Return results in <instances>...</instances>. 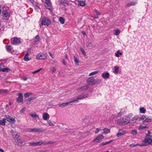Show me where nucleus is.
Segmentation results:
<instances>
[{"label": "nucleus", "instance_id": "nucleus-1", "mask_svg": "<svg viewBox=\"0 0 152 152\" xmlns=\"http://www.w3.org/2000/svg\"><path fill=\"white\" fill-rule=\"evenodd\" d=\"M130 121V119L127 118L126 117H125L120 118L118 120L117 123L119 124H126L129 123Z\"/></svg>", "mask_w": 152, "mask_h": 152}, {"label": "nucleus", "instance_id": "nucleus-2", "mask_svg": "<svg viewBox=\"0 0 152 152\" xmlns=\"http://www.w3.org/2000/svg\"><path fill=\"white\" fill-rule=\"evenodd\" d=\"M11 43L13 45H17L21 43L20 38L14 37L11 39Z\"/></svg>", "mask_w": 152, "mask_h": 152}, {"label": "nucleus", "instance_id": "nucleus-3", "mask_svg": "<svg viewBox=\"0 0 152 152\" xmlns=\"http://www.w3.org/2000/svg\"><path fill=\"white\" fill-rule=\"evenodd\" d=\"M51 21L48 18L44 17L41 23V25L48 26L51 23Z\"/></svg>", "mask_w": 152, "mask_h": 152}, {"label": "nucleus", "instance_id": "nucleus-4", "mask_svg": "<svg viewBox=\"0 0 152 152\" xmlns=\"http://www.w3.org/2000/svg\"><path fill=\"white\" fill-rule=\"evenodd\" d=\"M104 138V137L102 134H100L96 137L93 140V142L95 143L99 142L101 140Z\"/></svg>", "mask_w": 152, "mask_h": 152}, {"label": "nucleus", "instance_id": "nucleus-5", "mask_svg": "<svg viewBox=\"0 0 152 152\" xmlns=\"http://www.w3.org/2000/svg\"><path fill=\"white\" fill-rule=\"evenodd\" d=\"M46 58L45 55L42 53L38 54L37 57L36 58L37 60H45Z\"/></svg>", "mask_w": 152, "mask_h": 152}, {"label": "nucleus", "instance_id": "nucleus-6", "mask_svg": "<svg viewBox=\"0 0 152 152\" xmlns=\"http://www.w3.org/2000/svg\"><path fill=\"white\" fill-rule=\"evenodd\" d=\"M143 142L145 143V145L147 146L149 144L152 145V139L149 138H145L143 141Z\"/></svg>", "mask_w": 152, "mask_h": 152}, {"label": "nucleus", "instance_id": "nucleus-7", "mask_svg": "<svg viewBox=\"0 0 152 152\" xmlns=\"http://www.w3.org/2000/svg\"><path fill=\"white\" fill-rule=\"evenodd\" d=\"M2 13L3 17H6L7 18H9L10 15V13L7 12L6 9L4 10L2 12Z\"/></svg>", "mask_w": 152, "mask_h": 152}, {"label": "nucleus", "instance_id": "nucleus-8", "mask_svg": "<svg viewBox=\"0 0 152 152\" xmlns=\"http://www.w3.org/2000/svg\"><path fill=\"white\" fill-rule=\"evenodd\" d=\"M45 5L47 9L50 10H51V3L50 2L49 0H46Z\"/></svg>", "mask_w": 152, "mask_h": 152}, {"label": "nucleus", "instance_id": "nucleus-9", "mask_svg": "<svg viewBox=\"0 0 152 152\" xmlns=\"http://www.w3.org/2000/svg\"><path fill=\"white\" fill-rule=\"evenodd\" d=\"M44 131V130L43 129L39 128H36L30 129V131L32 132H43Z\"/></svg>", "mask_w": 152, "mask_h": 152}, {"label": "nucleus", "instance_id": "nucleus-10", "mask_svg": "<svg viewBox=\"0 0 152 152\" xmlns=\"http://www.w3.org/2000/svg\"><path fill=\"white\" fill-rule=\"evenodd\" d=\"M102 76L104 79H106L109 78L110 74L108 72H104L102 74Z\"/></svg>", "mask_w": 152, "mask_h": 152}, {"label": "nucleus", "instance_id": "nucleus-11", "mask_svg": "<svg viewBox=\"0 0 152 152\" xmlns=\"http://www.w3.org/2000/svg\"><path fill=\"white\" fill-rule=\"evenodd\" d=\"M77 1L78 2V4L79 6L83 7L86 4L85 0H77Z\"/></svg>", "mask_w": 152, "mask_h": 152}, {"label": "nucleus", "instance_id": "nucleus-12", "mask_svg": "<svg viewBox=\"0 0 152 152\" xmlns=\"http://www.w3.org/2000/svg\"><path fill=\"white\" fill-rule=\"evenodd\" d=\"M49 118L50 115L48 113H45L43 114L42 115V118L44 120L47 121L49 119Z\"/></svg>", "mask_w": 152, "mask_h": 152}, {"label": "nucleus", "instance_id": "nucleus-13", "mask_svg": "<svg viewBox=\"0 0 152 152\" xmlns=\"http://www.w3.org/2000/svg\"><path fill=\"white\" fill-rule=\"evenodd\" d=\"M18 96V97L17 98V101L18 102H22L23 101L22 94L21 93H19Z\"/></svg>", "mask_w": 152, "mask_h": 152}, {"label": "nucleus", "instance_id": "nucleus-14", "mask_svg": "<svg viewBox=\"0 0 152 152\" xmlns=\"http://www.w3.org/2000/svg\"><path fill=\"white\" fill-rule=\"evenodd\" d=\"M6 118L7 121L11 123H13L15 121V119L10 116H8L6 117Z\"/></svg>", "mask_w": 152, "mask_h": 152}, {"label": "nucleus", "instance_id": "nucleus-15", "mask_svg": "<svg viewBox=\"0 0 152 152\" xmlns=\"http://www.w3.org/2000/svg\"><path fill=\"white\" fill-rule=\"evenodd\" d=\"M36 99V97H31L30 98H28L26 100V103L27 104H29L31 103V101H33L34 100Z\"/></svg>", "mask_w": 152, "mask_h": 152}, {"label": "nucleus", "instance_id": "nucleus-16", "mask_svg": "<svg viewBox=\"0 0 152 152\" xmlns=\"http://www.w3.org/2000/svg\"><path fill=\"white\" fill-rule=\"evenodd\" d=\"M15 142L19 146H21L22 145V140L20 139L16 138L15 140Z\"/></svg>", "mask_w": 152, "mask_h": 152}, {"label": "nucleus", "instance_id": "nucleus-17", "mask_svg": "<svg viewBox=\"0 0 152 152\" xmlns=\"http://www.w3.org/2000/svg\"><path fill=\"white\" fill-rule=\"evenodd\" d=\"M137 2L136 0H134L132 1H131L129 3H128L127 5L126 6L127 7H130L132 5H135L136 4H137Z\"/></svg>", "mask_w": 152, "mask_h": 152}, {"label": "nucleus", "instance_id": "nucleus-18", "mask_svg": "<svg viewBox=\"0 0 152 152\" xmlns=\"http://www.w3.org/2000/svg\"><path fill=\"white\" fill-rule=\"evenodd\" d=\"M29 54L28 53H27L25 55L23 59L26 61H28L31 59V58H29L28 57Z\"/></svg>", "mask_w": 152, "mask_h": 152}, {"label": "nucleus", "instance_id": "nucleus-19", "mask_svg": "<svg viewBox=\"0 0 152 152\" xmlns=\"http://www.w3.org/2000/svg\"><path fill=\"white\" fill-rule=\"evenodd\" d=\"M70 102L69 101L67 102H65L62 103V104H59V106L61 107H66L67 105H70Z\"/></svg>", "mask_w": 152, "mask_h": 152}, {"label": "nucleus", "instance_id": "nucleus-20", "mask_svg": "<svg viewBox=\"0 0 152 152\" xmlns=\"http://www.w3.org/2000/svg\"><path fill=\"white\" fill-rule=\"evenodd\" d=\"M88 85H87L84 86L80 88L79 89H78L79 91L81 92V91H83V90H85L88 87Z\"/></svg>", "mask_w": 152, "mask_h": 152}, {"label": "nucleus", "instance_id": "nucleus-21", "mask_svg": "<svg viewBox=\"0 0 152 152\" xmlns=\"http://www.w3.org/2000/svg\"><path fill=\"white\" fill-rule=\"evenodd\" d=\"M95 79L93 77H91L88 78L87 80V81L88 83H90L94 81Z\"/></svg>", "mask_w": 152, "mask_h": 152}, {"label": "nucleus", "instance_id": "nucleus-22", "mask_svg": "<svg viewBox=\"0 0 152 152\" xmlns=\"http://www.w3.org/2000/svg\"><path fill=\"white\" fill-rule=\"evenodd\" d=\"M88 96V95L87 94H82V95H80V96H78L77 97L79 100L81 99H84L86 97H87Z\"/></svg>", "mask_w": 152, "mask_h": 152}, {"label": "nucleus", "instance_id": "nucleus-23", "mask_svg": "<svg viewBox=\"0 0 152 152\" xmlns=\"http://www.w3.org/2000/svg\"><path fill=\"white\" fill-rule=\"evenodd\" d=\"M114 69L113 70V72L115 74H117L119 72V69L118 66H114Z\"/></svg>", "mask_w": 152, "mask_h": 152}, {"label": "nucleus", "instance_id": "nucleus-24", "mask_svg": "<svg viewBox=\"0 0 152 152\" xmlns=\"http://www.w3.org/2000/svg\"><path fill=\"white\" fill-rule=\"evenodd\" d=\"M152 121V118H151V117H149L147 118H146L145 120L143 121V123H145V122H151Z\"/></svg>", "mask_w": 152, "mask_h": 152}, {"label": "nucleus", "instance_id": "nucleus-25", "mask_svg": "<svg viewBox=\"0 0 152 152\" xmlns=\"http://www.w3.org/2000/svg\"><path fill=\"white\" fill-rule=\"evenodd\" d=\"M102 130H103L104 131L103 133V134H106L110 133V129L107 128H105Z\"/></svg>", "mask_w": 152, "mask_h": 152}, {"label": "nucleus", "instance_id": "nucleus-26", "mask_svg": "<svg viewBox=\"0 0 152 152\" xmlns=\"http://www.w3.org/2000/svg\"><path fill=\"white\" fill-rule=\"evenodd\" d=\"M44 143L43 141H39L35 142H34V146H38L41 145Z\"/></svg>", "mask_w": 152, "mask_h": 152}, {"label": "nucleus", "instance_id": "nucleus-27", "mask_svg": "<svg viewBox=\"0 0 152 152\" xmlns=\"http://www.w3.org/2000/svg\"><path fill=\"white\" fill-rule=\"evenodd\" d=\"M122 130H120L118 132V133L117 134V136L118 137H119L121 136V135L123 134L124 133H125V131H122L121 132Z\"/></svg>", "mask_w": 152, "mask_h": 152}, {"label": "nucleus", "instance_id": "nucleus-28", "mask_svg": "<svg viewBox=\"0 0 152 152\" xmlns=\"http://www.w3.org/2000/svg\"><path fill=\"white\" fill-rule=\"evenodd\" d=\"M101 80L100 79H97L94 80V83L93 84H100L101 82Z\"/></svg>", "mask_w": 152, "mask_h": 152}, {"label": "nucleus", "instance_id": "nucleus-29", "mask_svg": "<svg viewBox=\"0 0 152 152\" xmlns=\"http://www.w3.org/2000/svg\"><path fill=\"white\" fill-rule=\"evenodd\" d=\"M6 119L3 118L2 120H0V124L2 126H4L5 125Z\"/></svg>", "mask_w": 152, "mask_h": 152}, {"label": "nucleus", "instance_id": "nucleus-30", "mask_svg": "<svg viewBox=\"0 0 152 152\" xmlns=\"http://www.w3.org/2000/svg\"><path fill=\"white\" fill-rule=\"evenodd\" d=\"M30 115L33 118L36 119L37 120L38 119H39V117L38 115L36 114H30Z\"/></svg>", "mask_w": 152, "mask_h": 152}, {"label": "nucleus", "instance_id": "nucleus-31", "mask_svg": "<svg viewBox=\"0 0 152 152\" xmlns=\"http://www.w3.org/2000/svg\"><path fill=\"white\" fill-rule=\"evenodd\" d=\"M6 49L8 51H12L13 50L12 47L10 45L6 46Z\"/></svg>", "mask_w": 152, "mask_h": 152}, {"label": "nucleus", "instance_id": "nucleus-32", "mask_svg": "<svg viewBox=\"0 0 152 152\" xmlns=\"http://www.w3.org/2000/svg\"><path fill=\"white\" fill-rule=\"evenodd\" d=\"M122 55V53L120 52L119 50H118L117 53H115V56L118 57H119L120 55Z\"/></svg>", "mask_w": 152, "mask_h": 152}, {"label": "nucleus", "instance_id": "nucleus-33", "mask_svg": "<svg viewBox=\"0 0 152 152\" xmlns=\"http://www.w3.org/2000/svg\"><path fill=\"white\" fill-rule=\"evenodd\" d=\"M8 92L7 89H0V94H4Z\"/></svg>", "mask_w": 152, "mask_h": 152}, {"label": "nucleus", "instance_id": "nucleus-34", "mask_svg": "<svg viewBox=\"0 0 152 152\" xmlns=\"http://www.w3.org/2000/svg\"><path fill=\"white\" fill-rule=\"evenodd\" d=\"M93 44L91 42H88L87 44V46L89 49L91 48Z\"/></svg>", "mask_w": 152, "mask_h": 152}, {"label": "nucleus", "instance_id": "nucleus-35", "mask_svg": "<svg viewBox=\"0 0 152 152\" xmlns=\"http://www.w3.org/2000/svg\"><path fill=\"white\" fill-rule=\"evenodd\" d=\"M140 112L142 113H144L145 112L146 110L144 107L140 108Z\"/></svg>", "mask_w": 152, "mask_h": 152}, {"label": "nucleus", "instance_id": "nucleus-36", "mask_svg": "<svg viewBox=\"0 0 152 152\" xmlns=\"http://www.w3.org/2000/svg\"><path fill=\"white\" fill-rule=\"evenodd\" d=\"M139 118L138 115H136L134 116V117L131 118V120L132 121L134 120H136Z\"/></svg>", "mask_w": 152, "mask_h": 152}, {"label": "nucleus", "instance_id": "nucleus-37", "mask_svg": "<svg viewBox=\"0 0 152 152\" xmlns=\"http://www.w3.org/2000/svg\"><path fill=\"white\" fill-rule=\"evenodd\" d=\"M99 72V71H96L94 72H92L89 74V76H91V75H95L96 74L98 73Z\"/></svg>", "mask_w": 152, "mask_h": 152}, {"label": "nucleus", "instance_id": "nucleus-38", "mask_svg": "<svg viewBox=\"0 0 152 152\" xmlns=\"http://www.w3.org/2000/svg\"><path fill=\"white\" fill-rule=\"evenodd\" d=\"M59 21L62 24H63L64 23V20L62 17H61L59 18Z\"/></svg>", "mask_w": 152, "mask_h": 152}, {"label": "nucleus", "instance_id": "nucleus-39", "mask_svg": "<svg viewBox=\"0 0 152 152\" xmlns=\"http://www.w3.org/2000/svg\"><path fill=\"white\" fill-rule=\"evenodd\" d=\"M10 69L8 68H4L2 69L1 71L3 72H8L10 71Z\"/></svg>", "mask_w": 152, "mask_h": 152}, {"label": "nucleus", "instance_id": "nucleus-40", "mask_svg": "<svg viewBox=\"0 0 152 152\" xmlns=\"http://www.w3.org/2000/svg\"><path fill=\"white\" fill-rule=\"evenodd\" d=\"M39 39V35H37L34 39V41L35 42H37Z\"/></svg>", "mask_w": 152, "mask_h": 152}, {"label": "nucleus", "instance_id": "nucleus-41", "mask_svg": "<svg viewBox=\"0 0 152 152\" xmlns=\"http://www.w3.org/2000/svg\"><path fill=\"white\" fill-rule=\"evenodd\" d=\"M12 133L13 137L15 138L18 135V133L16 132H13V131H12Z\"/></svg>", "mask_w": 152, "mask_h": 152}, {"label": "nucleus", "instance_id": "nucleus-42", "mask_svg": "<svg viewBox=\"0 0 152 152\" xmlns=\"http://www.w3.org/2000/svg\"><path fill=\"white\" fill-rule=\"evenodd\" d=\"M115 34L116 36L118 35L120 33V31L118 29H115Z\"/></svg>", "mask_w": 152, "mask_h": 152}, {"label": "nucleus", "instance_id": "nucleus-43", "mask_svg": "<svg viewBox=\"0 0 152 152\" xmlns=\"http://www.w3.org/2000/svg\"><path fill=\"white\" fill-rule=\"evenodd\" d=\"M113 141V140H110V141H108L106 142H103L102 143V145H106V144H108L110 143H111Z\"/></svg>", "mask_w": 152, "mask_h": 152}, {"label": "nucleus", "instance_id": "nucleus-44", "mask_svg": "<svg viewBox=\"0 0 152 152\" xmlns=\"http://www.w3.org/2000/svg\"><path fill=\"white\" fill-rule=\"evenodd\" d=\"M31 94H32L30 93H26L24 94V96L25 97L27 98L29 96L31 95Z\"/></svg>", "mask_w": 152, "mask_h": 152}, {"label": "nucleus", "instance_id": "nucleus-45", "mask_svg": "<svg viewBox=\"0 0 152 152\" xmlns=\"http://www.w3.org/2000/svg\"><path fill=\"white\" fill-rule=\"evenodd\" d=\"M42 70V68H40L38 70L32 72V73L34 74H35L36 73L39 72L40 71Z\"/></svg>", "mask_w": 152, "mask_h": 152}, {"label": "nucleus", "instance_id": "nucleus-46", "mask_svg": "<svg viewBox=\"0 0 152 152\" xmlns=\"http://www.w3.org/2000/svg\"><path fill=\"white\" fill-rule=\"evenodd\" d=\"M147 128H148V127L147 126H143L140 125V126L139 127V129H143Z\"/></svg>", "mask_w": 152, "mask_h": 152}, {"label": "nucleus", "instance_id": "nucleus-47", "mask_svg": "<svg viewBox=\"0 0 152 152\" xmlns=\"http://www.w3.org/2000/svg\"><path fill=\"white\" fill-rule=\"evenodd\" d=\"M79 100L78 98L77 97V98L75 99H74L72 100L71 101H69L70 103L72 102H74L77 101L78 100Z\"/></svg>", "mask_w": 152, "mask_h": 152}, {"label": "nucleus", "instance_id": "nucleus-48", "mask_svg": "<svg viewBox=\"0 0 152 152\" xmlns=\"http://www.w3.org/2000/svg\"><path fill=\"white\" fill-rule=\"evenodd\" d=\"M94 11L96 13L97 15H100L101 14L96 9H94Z\"/></svg>", "mask_w": 152, "mask_h": 152}, {"label": "nucleus", "instance_id": "nucleus-49", "mask_svg": "<svg viewBox=\"0 0 152 152\" xmlns=\"http://www.w3.org/2000/svg\"><path fill=\"white\" fill-rule=\"evenodd\" d=\"M137 133V131L136 130H133L132 131V132H131L132 134L133 135H135Z\"/></svg>", "mask_w": 152, "mask_h": 152}, {"label": "nucleus", "instance_id": "nucleus-50", "mask_svg": "<svg viewBox=\"0 0 152 152\" xmlns=\"http://www.w3.org/2000/svg\"><path fill=\"white\" fill-rule=\"evenodd\" d=\"M145 118V117L144 115H143L139 118V121H142Z\"/></svg>", "mask_w": 152, "mask_h": 152}, {"label": "nucleus", "instance_id": "nucleus-51", "mask_svg": "<svg viewBox=\"0 0 152 152\" xmlns=\"http://www.w3.org/2000/svg\"><path fill=\"white\" fill-rule=\"evenodd\" d=\"M80 50H81V52H82V54L86 56V53L85 51L82 48H80Z\"/></svg>", "mask_w": 152, "mask_h": 152}, {"label": "nucleus", "instance_id": "nucleus-52", "mask_svg": "<svg viewBox=\"0 0 152 152\" xmlns=\"http://www.w3.org/2000/svg\"><path fill=\"white\" fill-rule=\"evenodd\" d=\"M148 134H147L146 135V137H148V138H150L151 137V136L150 135L151 134V133L149 132V131H148Z\"/></svg>", "mask_w": 152, "mask_h": 152}, {"label": "nucleus", "instance_id": "nucleus-53", "mask_svg": "<svg viewBox=\"0 0 152 152\" xmlns=\"http://www.w3.org/2000/svg\"><path fill=\"white\" fill-rule=\"evenodd\" d=\"M48 122L49 125L50 126H52L54 125V122H52L50 121H48Z\"/></svg>", "mask_w": 152, "mask_h": 152}, {"label": "nucleus", "instance_id": "nucleus-54", "mask_svg": "<svg viewBox=\"0 0 152 152\" xmlns=\"http://www.w3.org/2000/svg\"><path fill=\"white\" fill-rule=\"evenodd\" d=\"M52 72L53 73L55 72L56 70V69L55 67H53L52 68Z\"/></svg>", "mask_w": 152, "mask_h": 152}, {"label": "nucleus", "instance_id": "nucleus-55", "mask_svg": "<svg viewBox=\"0 0 152 152\" xmlns=\"http://www.w3.org/2000/svg\"><path fill=\"white\" fill-rule=\"evenodd\" d=\"M137 145H139L141 146H145V143H141V144H137Z\"/></svg>", "mask_w": 152, "mask_h": 152}, {"label": "nucleus", "instance_id": "nucleus-56", "mask_svg": "<svg viewBox=\"0 0 152 152\" xmlns=\"http://www.w3.org/2000/svg\"><path fill=\"white\" fill-rule=\"evenodd\" d=\"M132 113L129 114L126 117L127 118H129L130 119V118L132 117Z\"/></svg>", "mask_w": 152, "mask_h": 152}, {"label": "nucleus", "instance_id": "nucleus-57", "mask_svg": "<svg viewBox=\"0 0 152 152\" xmlns=\"http://www.w3.org/2000/svg\"><path fill=\"white\" fill-rule=\"evenodd\" d=\"M74 59L75 62L76 63H78L79 62V61L75 57H74Z\"/></svg>", "mask_w": 152, "mask_h": 152}, {"label": "nucleus", "instance_id": "nucleus-58", "mask_svg": "<svg viewBox=\"0 0 152 152\" xmlns=\"http://www.w3.org/2000/svg\"><path fill=\"white\" fill-rule=\"evenodd\" d=\"M137 146V144H132L130 145V146L132 147H134Z\"/></svg>", "mask_w": 152, "mask_h": 152}, {"label": "nucleus", "instance_id": "nucleus-59", "mask_svg": "<svg viewBox=\"0 0 152 152\" xmlns=\"http://www.w3.org/2000/svg\"><path fill=\"white\" fill-rule=\"evenodd\" d=\"M3 66V64L2 63L0 64V71H1L2 68Z\"/></svg>", "mask_w": 152, "mask_h": 152}, {"label": "nucleus", "instance_id": "nucleus-60", "mask_svg": "<svg viewBox=\"0 0 152 152\" xmlns=\"http://www.w3.org/2000/svg\"><path fill=\"white\" fill-rule=\"evenodd\" d=\"M99 129L98 128H97L96 129V130L95 132V134H96L98 133L99 132Z\"/></svg>", "mask_w": 152, "mask_h": 152}, {"label": "nucleus", "instance_id": "nucleus-61", "mask_svg": "<svg viewBox=\"0 0 152 152\" xmlns=\"http://www.w3.org/2000/svg\"><path fill=\"white\" fill-rule=\"evenodd\" d=\"M28 143L30 146H34V142H29Z\"/></svg>", "mask_w": 152, "mask_h": 152}, {"label": "nucleus", "instance_id": "nucleus-62", "mask_svg": "<svg viewBox=\"0 0 152 152\" xmlns=\"http://www.w3.org/2000/svg\"><path fill=\"white\" fill-rule=\"evenodd\" d=\"M48 144H53L54 143V142H53L52 141H50V142H48Z\"/></svg>", "mask_w": 152, "mask_h": 152}, {"label": "nucleus", "instance_id": "nucleus-63", "mask_svg": "<svg viewBox=\"0 0 152 152\" xmlns=\"http://www.w3.org/2000/svg\"><path fill=\"white\" fill-rule=\"evenodd\" d=\"M49 53V55L50 56H51L52 58H53V57H54L53 55L52 54L50 53Z\"/></svg>", "mask_w": 152, "mask_h": 152}, {"label": "nucleus", "instance_id": "nucleus-64", "mask_svg": "<svg viewBox=\"0 0 152 152\" xmlns=\"http://www.w3.org/2000/svg\"><path fill=\"white\" fill-rule=\"evenodd\" d=\"M25 109H26V108L24 107L22 109V110H21V111L23 112L25 110Z\"/></svg>", "mask_w": 152, "mask_h": 152}]
</instances>
